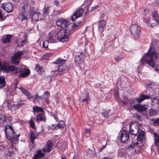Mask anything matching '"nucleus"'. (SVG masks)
Returning <instances> with one entry per match:
<instances>
[{
    "label": "nucleus",
    "instance_id": "09e8293b",
    "mask_svg": "<svg viewBox=\"0 0 159 159\" xmlns=\"http://www.w3.org/2000/svg\"><path fill=\"white\" fill-rule=\"evenodd\" d=\"M106 22L103 20H101L99 22V26L104 28L106 26Z\"/></svg>",
    "mask_w": 159,
    "mask_h": 159
},
{
    "label": "nucleus",
    "instance_id": "864d4df0",
    "mask_svg": "<svg viewBox=\"0 0 159 159\" xmlns=\"http://www.w3.org/2000/svg\"><path fill=\"white\" fill-rule=\"evenodd\" d=\"M26 36L25 35L24 36L25 38V39L21 41V43L20 44V45L21 47L23 46L27 42V39L26 38Z\"/></svg>",
    "mask_w": 159,
    "mask_h": 159
},
{
    "label": "nucleus",
    "instance_id": "6e6552de",
    "mask_svg": "<svg viewBox=\"0 0 159 159\" xmlns=\"http://www.w3.org/2000/svg\"><path fill=\"white\" fill-rule=\"evenodd\" d=\"M56 34V30L51 31L48 35L46 38L47 40L50 43H56L57 40Z\"/></svg>",
    "mask_w": 159,
    "mask_h": 159
},
{
    "label": "nucleus",
    "instance_id": "aec40b11",
    "mask_svg": "<svg viewBox=\"0 0 159 159\" xmlns=\"http://www.w3.org/2000/svg\"><path fill=\"white\" fill-rule=\"evenodd\" d=\"M118 43L117 42H114V40L109 42L108 43V49L109 50H112L118 46Z\"/></svg>",
    "mask_w": 159,
    "mask_h": 159
},
{
    "label": "nucleus",
    "instance_id": "c03bdc74",
    "mask_svg": "<svg viewBox=\"0 0 159 159\" xmlns=\"http://www.w3.org/2000/svg\"><path fill=\"white\" fill-rule=\"evenodd\" d=\"M122 59V56L120 54L115 57L114 58L115 60L117 62H119Z\"/></svg>",
    "mask_w": 159,
    "mask_h": 159
},
{
    "label": "nucleus",
    "instance_id": "4c0bfd02",
    "mask_svg": "<svg viewBox=\"0 0 159 159\" xmlns=\"http://www.w3.org/2000/svg\"><path fill=\"white\" fill-rule=\"evenodd\" d=\"M19 89L22 93L25 95L27 96L28 95V94H30V92L28 90L25 89V88H23L22 87H20Z\"/></svg>",
    "mask_w": 159,
    "mask_h": 159
},
{
    "label": "nucleus",
    "instance_id": "5fc2aeb1",
    "mask_svg": "<svg viewBox=\"0 0 159 159\" xmlns=\"http://www.w3.org/2000/svg\"><path fill=\"white\" fill-rule=\"evenodd\" d=\"M5 116H0V123H3Z\"/></svg>",
    "mask_w": 159,
    "mask_h": 159
},
{
    "label": "nucleus",
    "instance_id": "473e14b6",
    "mask_svg": "<svg viewBox=\"0 0 159 159\" xmlns=\"http://www.w3.org/2000/svg\"><path fill=\"white\" fill-rule=\"evenodd\" d=\"M6 83L5 78L4 76H0V88H2L5 86Z\"/></svg>",
    "mask_w": 159,
    "mask_h": 159
},
{
    "label": "nucleus",
    "instance_id": "f03ea898",
    "mask_svg": "<svg viewBox=\"0 0 159 159\" xmlns=\"http://www.w3.org/2000/svg\"><path fill=\"white\" fill-rule=\"evenodd\" d=\"M2 68L6 72H8L9 71L15 73L20 72L18 75L19 77H25L28 76L30 74V70L29 69H21L14 66H10L7 63H5Z\"/></svg>",
    "mask_w": 159,
    "mask_h": 159
},
{
    "label": "nucleus",
    "instance_id": "6ab92c4d",
    "mask_svg": "<svg viewBox=\"0 0 159 159\" xmlns=\"http://www.w3.org/2000/svg\"><path fill=\"white\" fill-rule=\"evenodd\" d=\"M52 146L53 144L52 141L49 140L47 143L46 145L43 148L42 151L44 152H49L52 150Z\"/></svg>",
    "mask_w": 159,
    "mask_h": 159
},
{
    "label": "nucleus",
    "instance_id": "412c9836",
    "mask_svg": "<svg viewBox=\"0 0 159 159\" xmlns=\"http://www.w3.org/2000/svg\"><path fill=\"white\" fill-rule=\"evenodd\" d=\"M138 134L137 137V140L138 141H143L145 140V132L143 130H139Z\"/></svg>",
    "mask_w": 159,
    "mask_h": 159
},
{
    "label": "nucleus",
    "instance_id": "338daca9",
    "mask_svg": "<svg viewBox=\"0 0 159 159\" xmlns=\"http://www.w3.org/2000/svg\"><path fill=\"white\" fill-rule=\"evenodd\" d=\"M135 146V143H132L130 145L129 147L128 148H133Z\"/></svg>",
    "mask_w": 159,
    "mask_h": 159
},
{
    "label": "nucleus",
    "instance_id": "49530a36",
    "mask_svg": "<svg viewBox=\"0 0 159 159\" xmlns=\"http://www.w3.org/2000/svg\"><path fill=\"white\" fill-rule=\"evenodd\" d=\"M101 113L104 117L107 118L108 117L109 112L106 111H104Z\"/></svg>",
    "mask_w": 159,
    "mask_h": 159
},
{
    "label": "nucleus",
    "instance_id": "69168bd1",
    "mask_svg": "<svg viewBox=\"0 0 159 159\" xmlns=\"http://www.w3.org/2000/svg\"><path fill=\"white\" fill-rule=\"evenodd\" d=\"M98 7V6H95L93 7L92 9L90 10V11L92 12L94 10L96 9Z\"/></svg>",
    "mask_w": 159,
    "mask_h": 159
},
{
    "label": "nucleus",
    "instance_id": "9d476101",
    "mask_svg": "<svg viewBox=\"0 0 159 159\" xmlns=\"http://www.w3.org/2000/svg\"><path fill=\"white\" fill-rule=\"evenodd\" d=\"M14 104L13 98L12 97L6 99L3 103V105L6 106L8 108L9 110H11L12 109H14Z\"/></svg>",
    "mask_w": 159,
    "mask_h": 159
},
{
    "label": "nucleus",
    "instance_id": "680f3d73",
    "mask_svg": "<svg viewBox=\"0 0 159 159\" xmlns=\"http://www.w3.org/2000/svg\"><path fill=\"white\" fill-rule=\"evenodd\" d=\"M100 18L101 19H103L106 16L105 14L104 13H100Z\"/></svg>",
    "mask_w": 159,
    "mask_h": 159
},
{
    "label": "nucleus",
    "instance_id": "4be33fe9",
    "mask_svg": "<svg viewBox=\"0 0 159 159\" xmlns=\"http://www.w3.org/2000/svg\"><path fill=\"white\" fill-rule=\"evenodd\" d=\"M152 18L155 20L156 21V23L155 25H154L155 24V23L153 24H152L151 25V26L152 27H154L155 25H156L157 24H158V22H159V15L157 13V11H155L154 12H152Z\"/></svg>",
    "mask_w": 159,
    "mask_h": 159
},
{
    "label": "nucleus",
    "instance_id": "393cba45",
    "mask_svg": "<svg viewBox=\"0 0 159 159\" xmlns=\"http://www.w3.org/2000/svg\"><path fill=\"white\" fill-rule=\"evenodd\" d=\"M150 98V96L142 94L140 95L139 97L136 98L135 99L138 103H140L144 100Z\"/></svg>",
    "mask_w": 159,
    "mask_h": 159
},
{
    "label": "nucleus",
    "instance_id": "ddd939ff",
    "mask_svg": "<svg viewBox=\"0 0 159 159\" xmlns=\"http://www.w3.org/2000/svg\"><path fill=\"white\" fill-rule=\"evenodd\" d=\"M84 13V11L82 8L77 9L73 15L71 16V20L74 21L76 19L82 16Z\"/></svg>",
    "mask_w": 159,
    "mask_h": 159
},
{
    "label": "nucleus",
    "instance_id": "cd10ccee",
    "mask_svg": "<svg viewBox=\"0 0 159 159\" xmlns=\"http://www.w3.org/2000/svg\"><path fill=\"white\" fill-rule=\"evenodd\" d=\"M44 156V154L43 153L41 150L37 151L36 152V154L34 155L33 157L36 159H39V158L43 157Z\"/></svg>",
    "mask_w": 159,
    "mask_h": 159
},
{
    "label": "nucleus",
    "instance_id": "dca6fc26",
    "mask_svg": "<svg viewBox=\"0 0 159 159\" xmlns=\"http://www.w3.org/2000/svg\"><path fill=\"white\" fill-rule=\"evenodd\" d=\"M85 56L83 52H80L76 55L75 57V61L77 64H80L84 61Z\"/></svg>",
    "mask_w": 159,
    "mask_h": 159
},
{
    "label": "nucleus",
    "instance_id": "39448f33",
    "mask_svg": "<svg viewBox=\"0 0 159 159\" xmlns=\"http://www.w3.org/2000/svg\"><path fill=\"white\" fill-rule=\"evenodd\" d=\"M7 138L8 140H10L12 143L16 144L19 141L18 138L19 135H16V137L15 133L12 127L5 131Z\"/></svg>",
    "mask_w": 159,
    "mask_h": 159
},
{
    "label": "nucleus",
    "instance_id": "e2e57ef3",
    "mask_svg": "<svg viewBox=\"0 0 159 159\" xmlns=\"http://www.w3.org/2000/svg\"><path fill=\"white\" fill-rule=\"evenodd\" d=\"M104 28V27L99 26L98 30H99V31L101 33L103 31Z\"/></svg>",
    "mask_w": 159,
    "mask_h": 159
},
{
    "label": "nucleus",
    "instance_id": "72a5a7b5",
    "mask_svg": "<svg viewBox=\"0 0 159 159\" xmlns=\"http://www.w3.org/2000/svg\"><path fill=\"white\" fill-rule=\"evenodd\" d=\"M35 120V118L33 117L31 118L30 121L28 123L30 124V127L32 128L33 129H35V123L34 121Z\"/></svg>",
    "mask_w": 159,
    "mask_h": 159
},
{
    "label": "nucleus",
    "instance_id": "8fccbe9b",
    "mask_svg": "<svg viewBox=\"0 0 159 159\" xmlns=\"http://www.w3.org/2000/svg\"><path fill=\"white\" fill-rule=\"evenodd\" d=\"M90 99V97L89 96V94L88 93H87L86 95V98L81 99V101H85L87 102Z\"/></svg>",
    "mask_w": 159,
    "mask_h": 159
},
{
    "label": "nucleus",
    "instance_id": "4d7b16f0",
    "mask_svg": "<svg viewBox=\"0 0 159 159\" xmlns=\"http://www.w3.org/2000/svg\"><path fill=\"white\" fill-rule=\"evenodd\" d=\"M152 100H154L158 104L159 103V99L157 97H155L152 98Z\"/></svg>",
    "mask_w": 159,
    "mask_h": 159
},
{
    "label": "nucleus",
    "instance_id": "c85d7f7f",
    "mask_svg": "<svg viewBox=\"0 0 159 159\" xmlns=\"http://www.w3.org/2000/svg\"><path fill=\"white\" fill-rule=\"evenodd\" d=\"M37 139V137L35 135L34 132L31 131L30 133V142L34 144L35 143L34 140Z\"/></svg>",
    "mask_w": 159,
    "mask_h": 159
},
{
    "label": "nucleus",
    "instance_id": "a878e982",
    "mask_svg": "<svg viewBox=\"0 0 159 159\" xmlns=\"http://www.w3.org/2000/svg\"><path fill=\"white\" fill-rule=\"evenodd\" d=\"M82 21H76V22L73 24L72 25H71L70 28L71 29V30L73 32V31L72 30V29H73L75 30H76L78 29H79L80 27V25Z\"/></svg>",
    "mask_w": 159,
    "mask_h": 159
},
{
    "label": "nucleus",
    "instance_id": "3c124183",
    "mask_svg": "<svg viewBox=\"0 0 159 159\" xmlns=\"http://www.w3.org/2000/svg\"><path fill=\"white\" fill-rule=\"evenodd\" d=\"M11 148H9V151L7 153V155L9 157H11L12 155L13 154V152L12 150H11Z\"/></svg>",
    "mask_w": 159,
    "mask_h": 159
},
{
    "label": "nucleus",
    "instance_id": "58836bf2",
    "mask_svg": "<svg viewBox=\"0 0 159 159\" xmlns=\"http://www.w3.org/2000/svg\"><path fill=\"white\" fill-rule=\"evenodd\" d=\"M94 149L93 148H93L91 149H89L87 152V154L89 155V157L93 156L94 155L93 151H94Z\"/></svg>",
    "mask_w": 159,
    "mask_h": 159
},
{
    "label": "nucleus",
    "instance_id": "4468645a",
    "mask_svg": "<svg viewBox=\"0 0 159 159\" xmlns=\"http://www.w3.org/2000/svg\"><path fill=\"white\" fill-rule=\"evenodd\" d=\"M129 135L128 131L124 130L121 133L120 137L121 141L123 143H125L129 139Z\"/></svg>",
    "mask_w": 159,
    "mask_h": 159
},
{
    "label": "nucleus",
    "instance_id": "0e129e2a",
    "mask_svg": "<svg viewBox=\"0 0 159 159\" xmlns=\"http://www.w3.org/2000/svg\"><path fill=\"white\" fill-rule=\"evenodd\" d=\"M59 3V2L57 0H55L54 2V4L57 6H58Z\"/></svg>",
    "mask_w": 159,
    "mask_h": 159
},
{
    "label": "nucleus",
    "instance_id": "20e7f679",
    "mask_svg": "<svg viewBox=\"0 0 159 159\" xmlns=\"http://www.w3.org/2000/svg\"><path fill=\"white\" fill-rule=\"evenodd\" d=\"M73 32L71 29H63L60 30L57 33V39L60 41L63 42L68 41L70 38L69 35Z\"/></svg>",
    "mask_w": 159,
    "mask_h": 159
},
{
    "label": "nucleus",
    "instance_id": "13d9d810",
    "mask_svg": "<svg viewBox=\"0 0 159 159\" xmlns=\"http://www.w3.org/2000/svg\"><path fill=\"white\" fill-rule=\"evenodd\" d=\"M85 131L87 135L89 136L90 134V129H86Z\"/></svg>",
    "mask_w": 159,
    "mask_h": 159
},
{
    "label": "nucleus",
    "instance_id": "de8ad7c7",
    "mask_svg": "<svg viewBox=\"0 0 159 159\" xmlns=\"http://www.w3.org/2000/svg\"><path fill=\"white\" fill-rule=\"evenodd\" d=\"M123 100H121V102L124 105H126L127 103H125L124 102H128L129 99L125 96H123Z\"/></svg>",
    "mask_w": 159,
    "mask_h": 159
},
{
    "label": "nucleus",
    "instance_id": "0eeeda50",
    "mask_svg": "<svg viewBox=\"0 0 159 159\" xmlns=\"http://www.w3.org/2000/svg\"><path fill=\"white\" fill-rule=\"evenodd\" d=\"M130 30L131 34L135 38H138L141 31L140 27L136 24L131 25L130 26Z\"/></svg>",
    "mask_w": 159,
    "mask_h": 159
},
{
    "label": "nucleus",
    "instance_id": "052dcab7",
    "mask_svg": "<svg viewBox=\"0 0 159 159\" xmlns=\"http://www.w3.org/2000/svg\"><path fill=\"white\" fill-rule=\"evenodd\" d=\"M50 127L52 129H58V125L55 126V124H52Z\"/></svg>",
    "mask_w": 159,
    "mask_h": 159
},
{
    "label": "nucleus",
    "instance_id": "423d86ee",
    "mask_svg": "<svg viewBox=\"0 0 159 159\" xmlns=\"http://www.w3.org/2000/svg\"><path fill=\"white\" fill-rule=\"evenodd\" d=\"M57 26L63 29H70V23L69 21L63 18H60L57 19L56 22Z\"/></svg>",
    "mask_w": 159,
    "mask_h": 159
},
{
    "label": "nucleus",
    "instance_id": "79ce46f5",
    "mask_svg": "<svg viewBox=\"0 0 159 159\" xmlns=\"http://www.w3.org/2000/svg\"><path fill=\"white\" fill-rule=\"evenodd\" d=\"M50 43L48 41H47V39L45 41H44L43 43V47L44 48H45L46 49H47L48 45V43Z\"/></svg>",
    "mask_w": 159,
    "mask_h": 159
},
{
    "label": "nucleus",
    "instance_id": "f8f14e48",
    "mask_svg": "<svg viewBox=\"0 0 159 159\" xmlns=\"http://www.w3.org/2000/svg\"><path fill=\"white\" fill-rule=\"evenodd\" d=\"M133 125H131V123L129 125V133L133 135H136L139 132V126L138 125H135L133 124Z\"/></svg>",
    "mask_w": 159,
    "mask_h": 159
},
{
    "label": "nucleus",
    "instance_id": "2eb2a0df",
    "mask_svg": "<svg viewBox=\"0 0 159 159\" xmlns=\"http://www.w3.org/2000/svg\"><path fill=\"white\" fill-rule=\"evenodd\" d=\"M133 107L138 112L140 113L145 111L147 109L145 104H136L133 106Z\"/></svg>",
    "mask_w": 159,
    "mask_h": 159
},
{
    "label": "nucleus",
    "instance_id": "c756f323",
    "mask_svg": "<svg viewBox=\"0 0 159 159\" xmlns=\"http://www.w3.org/2000/svg\"><path fill=\"white\" fill-rule=\"evenodd\" d=\"M50 8L51 7L49 6L48 5H45L43 10V13L45 15H48L49 13Z\"/></svg>",
    "mask_w": 159,
    "mask_h": 159
},
{
    "label": "nucleus",
    "instance_id": "5701e85b",
    "mask_svg": "<svg viewBox=\"0 0 159 159\" xmlns=\"http://www.w3.org/2000/svg\"><path fill=\"white\" fill-rule=\"evenodd\" d=\"M46 120V118L43 113L39 114L36 116V120L38 123L41 121H43L45 122Z\"/></svg>",
    "mask_w": 159,
    "mask_h": 159
},
{
    "label": "nucleus",
    "instance_id": "f257e3e1",
    "mask_svg": "<svg viewBox=\"0 0 159 159\" xmlns=\"http://www.w3.org/2000/svg\"><path fill=\"white\" fill-rule=\"evenodd\" d=\"M158 55L151 44L148 52L142 57L140 61V65L142 66L146 64H148L156 71L159 72V64L155 65V61L158 59Z\"/></svg>",
    "mask_w": 159,
    "mask_h": 159
},
{
    "label": "nucleus",
    "instance_id": "1a4fd4ad",
    "mask_svg": "<svg viewBox=\"0 0 159 159\" xmlns=\"http://www.w3.org/2000/svg\"><path fill=\"white\" fill-rule=\"evenodd\" d=\"M23 54V52L20 51L16 52L12 57V62L15 64H18L20 61L21 56Z\"/></svg>",
    "mask_w": 159,
    "mask_h": 159
},
{
    "label": "nucleus",
    "instance_id": "9b49d317",
    "mask_svg": "<svg viewBox=\"0 0 159 159\" xmlns=\"http://www.w3.org/2000/svg\"><path fill=\"white\" fill-rule=\"evenodd\" d=\"M1 7L8 13L11 12L13 9V5L9 2H6L2 4Z\"/></svg>",
    "mask_w": 159,
    "mask_h": 159
},
{
    "label": "nucleus",
    "instance_id": "f704fd0d",
    "mask_svg": "<svg viewBox=\"0 0 159 159\" xmlns=\"http://www.w3.org/2000/svg\"><path fill=\"white\" fill-rule=\"evenodd\" d=\"M42 68V67H41L37 64L35 65V70L39 74H41L43 72Z\"/></svg>",
    "mask_w": 159,
    "mask_h": 159
},
{
    "label": "nucleus",
    "instance_id": "37998d69",
    "mask_svg": "<svg viewBox=\"0 0 159 159\" xmlns=\"http://www.w3.org/2000/svg\"><path fill=\"white\" fill-rule=\"evenodd\" d=\"M58 128H63L65 125V124L63 121H61L58 123Z\"/></svg>",
    "mask_w": 159,
    "mask_h": 159
},
{
    "label": "nucleus",
    "instance_id": "603ef678",
    "mask_svg": "<svg viewBox=\"0 0 159 159\" xmlns=\"http://www.w3.org/2000/svg\"><path fill=\"white\" fill-rule=\"evenodd\" d=\"M134 98H131L128 99V102H124L125 103H134Z\"/></svg>",
    "mask_w": 159,
    "mask_h": 159
},
{
    "label": "nucleus",
    "instance_id": "774afa93",
    "mask_svg": "<svg viewBox=\"0 0 159 159\" xmlns=\"http://www.w3.org/2000/svg\"><path fill=\"white\" fill-rule=\"evenodd\" d=\"M27 97V98L29 99H30L31 98H32L33 96L30 93V94H28V95L26 96Z\"/></svg>",
    "mask_w": 159,
    "mask_h": 159
},
{
    "label": "nucleus",
    "instance_id": "bf43d9fd",
    "mask_svg": "<svg viewBox=\"0 0 159 159\" xmlns=\"http://www.w3.org/2000/svg\"><path fill=\"white\" fill-rule=\"evenodd\" d=\"M106 145H103L102 147H101L99 149V152H102L103 149L105 148H106Z\"/></svg>",
    "mask_w": 159,
    "mask_h": 159
},
{
    "label": "nucleus",
    "instance_id": "bb28decb",
    "mask_svg": "<svg viewBox=\"0 0 159 159\" xmlns=\"http://www.w3.org/2000/svg\"><path fill=\"white\" fill-rule=\"evenodd\" d=\"M153 135L154 139V144L156 146L159 147V135L157 133H154Z\"/></svg>",
    "mask_w": 159,
    "mask_h": 159
},
{
    "label": "nucleus",
    "instance_id": "2f4dec72",
    "mask_svg": "<svg viewBox=\"0 0 159 159\" xmlns=\"http://www.w3.org/2000/svg\"><path fill=\"white\" fill-rule=\"evenodd\" d=\"M151 123L154 126H159V118L151 119Z\"/></svg>",
    "mask_w": 159,
    "mask_h": 159
},
{
    "label": "nucleus",
    "instance_id": "7c9ffc66",
    "mask_svg": "<svg viewBox=\"0 0 159 159\" xmlns=\"http://www.w3.org/2000/svg\"><path fill=\"white\" fill-rule=\"evenodd\" d=\"M33 112L34 113L39 112H43L44 110L42 107L35 106L33 107Z\"/></svg>",
    "mask_w": 159,
    "mask_h": 159
},
{
    "label": "nucleus",
    "instance_id": "b1692460",
    "mask_svg": "<svg viewBox=\"0 0 159 159\" xmlns=\"http://www.w3.org/2000/svg\"><path fill=\"white\" fill-rule=\"evenodd\" d=\"M12 36L11 34H6L3 36L2 41L3 43H9L12 38Z\"/></svg>",
    "mask_w": 159,
    "mask_h": 159
},
{
    "label": "nucleus",
    "instance_id": "a19ab883",
    "mask_svg": "<svg viewBox=\"0 0 159 159\" xmlns=\"http://www.w3.org/2000/svg\"><path fill=\"white\" fill-rule=\"evenodd\" d=\"M24 105V103H20L17 104H15L14 108V110H16L18 108Z\"/></svg>",
    "mask_w": 159,
    "mask_h": 159
},
{
    "label": "nucleus",
    "instance_id": "e433bc0d",
    "mask_svg": "<svg viewBox=\"0 0 159 159\" xmlns=\"http://www.w3.org/2000/svg\"><path fill=\"white\" fill-rule=\"evenodd\" d=\"M11 121L12 119L11 117L5 116L3 123L7 125H9L11 123Z\"/></svg>",
    "mask_w": 159,
    "mask_h": 159
},
{
    "label": "nucleus",
    "instance_id": "a211bd4d",
    "mask_svg": "<svg viewBox=\"0 0 159 159\" xmlns=\"http://www.w3.org/2000/svg\"><path fill=\"white\" fill-rule=\"evenodd\" d=\"M30 17H32V20L34 21H37L41 20L43 18V16L42 14L37 12L33 13Z\"/></svg>",
    "mask_w": 159,
    "mask_h": 159
},
{
    "label": "nucleus",
    "instance_id": "6e6d98bb",
    "mask_svg": "<svg viewBox=\"0 0 159 159\" xmlns=\"http://www.w3.org/2000/svg\"><path fill=\"white\" fill-rule=\"evenodd\" d=\"M12 126L7 125L5 126V131H7V130L11 129V128H12Z\"/></svg>",
    "mask_w": 159,
    "mask_h": 159
},
{
    "label": "nucleus",
    "instance_id": "ea45409f",
    "mask_svg": "<svg viewBox=\"0 0 159 159\" xmlns=\"http://www.w3.org/2000/svg\"><path fill=\"white\" fill-rule=\"evenodd\" d=\"M149 113L151 116H154L157 114L156 111L152 109H150L149 110Z\"/></svg>",
    "mask_w": 159,
    "mask_h": 159
},
{
    "label": "nucleus",
    "instance_id": "7ed1b4c3",
    "mask_svg": "<svg viewBox=\"0 0 159 159\" xmlns=\"http://www.w3.org/2000/svg\"><path fill=\"white\" fill-rule=\"evenodd\" d=\"M66 62V60L60 58L57 59L56 62H53L54 65L53 67H56L57 70H53L54 73L52 74L53 76H55L58 75H61V74L60 72H62L66 70V67L64 63Z\"/></svg>",
    "mask_w": 159,
    "mask_h": 159
},
{
    "label": "nucleus",
    "instance_id": "a18cd8bd",
    "mask_svg": "<svg viewBox=\"0 0 159 159\" xmlns=\"http://www.w3.org/2000/svg\"><path fill=\"white\" fill-rule=\"evenodd\" d=\"M34 101L35 100H39V99H41L42 100H43L44 99V98H43V96H39L38 95V93H36V94L35 95V97H34Z\"/></svg>",
    "mask_w": 159,
    "mask_h": 159
},
{
    "label": "nucleus",
    "instance_id": "f3484780",
    "mask_svg": "<svg viewBox=\"0 0 159 159\" xmlns=\"http://www.w3.org/2000/svg\"><path fill=\"white\" fill-rule=\"evenodd\" d=\"M28 3H26L22 7L23 9L24 10L22 12V18L21 19V20H27L28 19V15L27 14L28 11Z\"/></svg>",
    "mask_w": 159,
    "mask_h": 159
},
{
    "label": "nucleus",
    "instance_id": "c9c22d12",
    "mask_svg": "<svg viewBox=\"0 0 159 159\" xmlns=\"http://www.w3.org/2000/svg\"><path fill=\"white\" fill-rule=\"evenodd\" d=\"M36 11H35L34 8L33 7H30V9L28 11L27 14L28 15V16H31V15L33 14V13L35 12Z\"/></svg>",
    "mask_w": 159,
    "mask_h": 159
}]
</instances>
